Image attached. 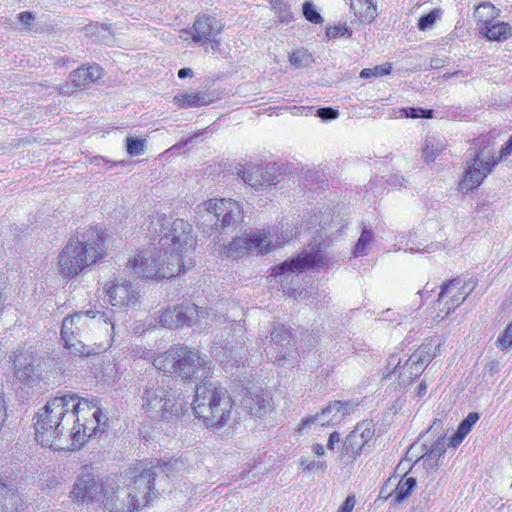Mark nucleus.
I'll list each match as a JSON object with an SVG mask.
<instances>
[{"label": "nucleus", "instance_id": "nucleus-1", "mask_svg": "<svg viewBox=\"0 0 512 512\" xmlns=\"http://www.w3.org/2000/svg\"><path fill=\"white\" fill-rule=\"evenodd\" d=\"M148 232L151 245L128 261L132 273L140 278L163 279L185 269L183 252L192 245V226L183 219L156 214L151 217Z\"/></svg>", "mask_w": 512, "mask_h": 512}, {"label": "nucleus", "instance_id": "nucleus-2", "mask_svg": "<svg viewBox=\"0 0 512 512\" xmlns=\"http://www.w3.org/2000/svg\"><path fill=\"white\" fill-rule=\"evenodd\" d=\"M35 439L43 447L54 450L71 448L69 430L73 422L68 396L50 399L35 416Z\"/></svg>", "mask_w": 512, "mask_h": 512}, {"label": "nucleus", "instance_id": "nucleus-3", "mask_svg": "<svg viewBox=\"0 0 512 512\" xmlns=\"http://www.w3.org/2000/svg\"><path fill=\"white\" fill-rule=\"evenodd\" d=\"M107 247L103 233L89 228L75 239H71L58 257V271L71 279L106 255Z\"/></svg>", "mask_w": 512, "mask_h": 512}, {"label": "nucleus", "instance_id": "nucleus-4", "mask_svg": "<svg viewBox=\"0 0 512 512\" xmlns=\"http://www.w3.org/2000/svg\"><path fill=\"white\" fill-rule=\"evenodd\" d=\"M171 379L165 375L150 378L143 386L140 394L141 408L150 417L171 421L182 417L188 402L177 395L170 385Z\"/></svg>", "mask_w": 512, "mask_h": 512}, {"label": "nucleus", "instance_id": "nucleus-5", "mask_svg": "<svg viewBox=\"0 0 512 512\" xmlns=\"http://www.w3.org/2000/svg\"><path fill=\"white\" fill-rule=\"evenodd\" d=\"M233 404L226 389L203 383L196 386L191 405L195 417L206 427L221 429L231 419Z\"/></svg>", "mask_w": 512, "mask_h": 512}, {"label": "nucleus", "instance_id": "nucleus-6", "mask_svg": "<svg viewBox=\"0 0 512 512\" xmlns=\"http://www.w3.org/2000/svg\"><path fill=\"white\" fill-rule=\"evenodd\" d=\"M198 216V224L206 232V228L237 229L243 222L244 212L242 204L236 200L215 198L198 205Z\"/></svg>", "mask_w": 512, "mask_h": 512}, {"label": "nucleus", "instance_id": "nucleus-7", "mask_svg": "<svg viewBox=\"0 0 512 512\" xmlns=\"http://www.w3.org/2000/svg\"><path fill=\"white\" fill-rule=\"evenodd\" d=\"M494 137L484 135L474 140L473 145L479 146V151H474L467 162V169L464 172L458 188L461 192H468L478 187L482 181L492 172L493 167L498 163L495 153L490 149L494 145Z\"/></svg>", "mask_w": 512, "mask_h": 512}, {"label": "nucleus", "instance_id": "nucleus-8", "mask_svg": "<svg viewBox=\"0 0 512 512\" xmlns=\"http://www.w3.org/2000/svg\"><path fill=\"white\" fill-rule=\"evenodd\" d=\"M127 490L130 491L131 502L135 505V512L146 507L156 497L154 478L149 473L147 464L140 462L135 467L125 470Z\"/></svg>", "mask_w": 512, "mask_h": 512}, {"label": "nucleus", "instance_id": "nucleus-9", "mask_svg": "<svg viewBox=\"0 0 512 512\" xmlns=\"http://www.w3.org/2000/svg\"><path fill=\"white\" fill-rule=\"evenodd\" d=\"M223 25L220 20L210 15L198 16L190 30L183 29L179 32L180 39L193 42L202 46L210 44L205 48L206 52L216 53L220 49V40L217 36L221 33Z\"/></svg>", "mask_w": 512, "mask_h": 512}, {"label": "nucleus", "instance_id": "nucleus-10", "mask_svg": "<svg viewBox=\"0 0 512 512\" xmlns=\"http://www.w3.org/2000/svg\"><path fill=\"white\" fill-rule=\"evenodd\" d=\"M267 358L283 368H293L297 362L295 341L283 325L274 326L270 344L265 347Z\"/></svg>", "mask_w": 512, "mask_h": 512}, {"label": "nucleus", "instance_id": "nucleus-11", "mask_svg": "<svg viewBox=\"0 0 512 512\" xmlns=\"http://www.w3.org/2000/svg\"><path fill=\"white\" fill-rule=\"evenodd\" d=\"M288 240L289 236L287 235V238L283 243ZM277 244L280 245L282 242L274 244L270 233H266L263 230L234 238L223 248V253L227 258L237 259L252 251L257 252L258 254H267L274 249Z\"/></svg>", "mask_w": 512, "mask_h": 512}, {"label": "nucleus", "instance_id": "nucleus-12", "mask_svg": "<svg viewBox=\"0 0 512 512\" xmlns=\"http://www.w3.org/2000/svg\"><path fill=\"white\" fill-rule=\"evenodd\" d=\"M106 490V478H100L84 468L77 476L70 498L80 504L102 505Z\"/></svg>", "mask_w": 512, "mask_h": 512}, {"label": "nucleus", "instance_id": "nucleus-13", "mask_svg": "<svg viewBox=\"0 0 512 512\" xmlns=\"http://www.w3.org/2000/svg\"><path fill=\"white\" fill-rule=\"evenodd\" d=\"M176 375L183 380L203 381L212 376V363L206 354L182 346Z\"/></svg>", "mask_w": 512, "mask_h": 512}, {"label": "nucleus", "instance_id": "nucleus-14", "mask_svg": "<svg viewBox=\"0 0 512 512\" xmlns=\"http://www.w3.org/2000/svg\"><path fill=\"white\" fill-rule=\"evenodd\" d=\"M110 320L104 312L87 310L66 316L62 321L61 337L63 341L83 336L88 329L101 325L106 327Z\"/></svg>", "mask_w": 512, "mask_h": 512}, {"label": "nucleus", "instance_id": "nucleus-15", "mask_svg": "<svg viewBox=\"0 0 512 512\" xmlns=\"http://www.w3.org/2000/svg\"><path fill=\"white\" fill-rule=\"evenodd\" d=\"M16 379L25 387H34L42 380L40 357L29 350H16L10 356Z\"/></svg>", "mask_w": 512, "mask_h": 512}, {"label": "nucleus", "instance_id": "nucleus-16", "mask_svg": "<svg viewBox=\"0 0 512 512\" xmlns=\"http://www.w3.org/2000/svg\"><path fill=\"white\" fill-rule=\"evenodd\" d=\"M124 473L115 477H106V490L102 506L109 512H135V504L126 487Z\"/></svg>", "mask_w": 512, "mask_h": 512}, {"label": "nucleus", "instance_id": "nucleus-17", "mask_svg": "<svg viewBox=\"0 0 512 512\" xmlns=\"http://www.w3.org/2000/svg\"><path fill=\"white\" fill-rule=\"evenodd\" d=\"M355 407L356 404L351 401H333L322 409L320 413L304 418L300 424V429L308 428L312 424H318L320 426L336 425L351 414Z\"/></svg>", "mask_w": 512, "mask_h": 512}, {"label": "nucleus", "instance_id": "nucleus-18", "mask_svg": "<svg viewBox=\"0 0 512 512\" xmlns=\"http://www.w3.org/2000/svg\"><path fill=\"white\" fill-rule=\"evenodd\" d=\"M374 434L375 430L371 422L358 423L345 438L341 453L349 459L355 460L370 446Z\"/></svg>", "mask_w": 512, "mask_h": 512}, {"label": "nucleus", "instance_id": "nucleus-19", "mask_svg": "<svg viewBox=\"0 0 512 512\" xmlns=\"http://www.w3.org/2000/svg\"><path fill=\"white\" fill-rule=\"evenodd\" d=\"M107 422L108 418L104 415L103 417H90L86 421L73 424L69 430V445H71L69 450H78L90 437L104 433L108 426Z\"/></svg>", "mask_w": 512, "mask_h": 512}, {"label": "nucleus", "instance_id": "nucleus-20", "mask_svg": "<svg viewBox=\"0 0 512 512\" xmlns=\"http://www.w3.org/2000/svg\"><path fill=\"white\" fill-rule=\"evenodd\" d=\"M108 302L116 308L135 306L140 299L139 291L126 280L115 281L104 288Z\"/></svg>", "mask_w": 512, "mask_h": 512}, {"label": "nucleus", "instance_id": "nucleus-21", "mask_svg": "<svg viewBox=\"0 0 512 512\" xmlns=\"http://www.w3.org/2000/svg\"><path fill=\"white\" fill-rule=\"evenodd\" d=\"M322 260L320 250L303 251L297 257L284 261L273 268L275 277L298 275L318 264Z\"/></svg>", "mask_w": 512, "mask_h": 512}, {"label": "nucleus", "instance_id": "nucleus-22", "mask_svg": "<svg viewBox=\"0 0 512 512\" xmlns=\"http://www.w3.org/2000/svg\"><path fill=\"white\" fill-rule=\"evenodd\" d=\"M244 409L253 417L262 418L273 410L270 393L258 386L247 389L242 398Z\"/></svg>", "mask_w": 512, "mask_h": 512}, {"label": "nucleus", "instance_id": "nucleus-23", "mask_svg": "<svg viewBox=\"0 0 512 512\" xmlns=\"http://www.w3.org/2000/svg\"><path fill=\"white\" fill-rule=\"evenodd\" d=\"M473 290V286L463 283L461 279L456 278L444 283L438 296V302L445 301L447 311L442 318L449 315L455 308L464 302L467 296Z\"/></svg>", "mask_w": 512, "mask_h": 512}, {"label": "nucleus", "instance_id": "nucleus-24", "mask_svg": "<svg viewBox=\"0 0 512 512\" xmlns=\"http://www.w3.org/2000/svg\"><path fill=\"white\" fill-rule=\"evenodd\" d=\"M204 317L207 314L206 309L197 305H180L165 310L158 318V323L163 327L178 328L183 325H190L192 316Z\"/></svg>", "mask_w": 512, "mask_h": 512}, {"label": "nucleus", "instance_id": "nucleus-25", "mask_svg": "<svg viewBox=\"0 0 512 512\" xmlns=\"http://www.w3.org/2000/svg\"><path fill=\"white\" fill-rule=\"evenodd\" d=\"M68 402L70 412L73 413L72 424L86 421L90 417H103L101 409L94 401H89L84 398H79L76 394H68Z\"/></svg>", "mask_w": 512, "mask_h": 512}, {"label": "nucleus", "instance_id": "nucleus-26", "mask_svg": "<svg viewBox=\"0 0 512 512\" xmlns=\"http://www.w3.org/2000/svg\"><path fill=\"white\" fill-rule=\"evenodd\" d=\"M102 76L103 70L99 66L79 67L70 74L69 80L74 88L84 89Z\"/></svg>", "mask_w": 512, "mask_h": 512}, {"label": "nucleus", "instance_id": "nucleus-27", "mask_svg": "<svg viewBox=\"0 0 512 512\" xmlns=\"http://www.w3.org/2000/svg\"><path fill=\"white\" fill-rule=\"evenodd\" d=\"M149 473L155 479L160 473H164L167 477H174L185 471V462L181 458H170L169 460H156L148 466Z\"/></svg>", "mask_w": 512, "mask_h": 512}, {"label": "nucleus", "instance_id": "nucleus-28", "mask_svg": "<svg viewBox=\"0 0 512 512\" xmlns=\"http://www.w3.org/2000/svg\"><path fill=\"white\" fill-rule=\"evenodd\" d=\"M417 486V481L412 476L404 475L398 481L395 489L389 492L386 498L390 499L393 505L407 502Z\"/></svg>", "mask_w": 512, "mask_h": 512}, {"label": "nucleus", "instance_id": "nucleus-29", "mask_svg": "<svg viewBox=\"0 0 512 512\" xmlns=\"http://www.w3.org/2000/svg\"><path fill=\"white\" fill-rule=\"evenodd\" d=\"M182 346H172L167 351L161 352L153 358V366L164 372V373H170L175 374L179 359V349H181Z\"/></svg>", "mask_w": 512, "mask_h": 512}, {"label": "nucleus", "instance_id": "nucleus-30", "mask_svg": "<svg viewBox=\"0 0 512 512\" xmlns=\"http://www.w3.org/2000/svg\"><path fill=\"white\" fill-rule=\"evenodd\" d=\"M23 499L11 486L0 481V512H19Z\"/></svg>", "mask_w": 512, "mask_h": 512}, {"label": "nucleus", "instance_id": "nucleus-31", "mask_svg": "<svg viewBox=\"0 0 512 512\" xmlns=\"http://www.w3.org/2000/svg\"><path fill=\"white\" fill-rule=\"evenodd\" d=\"M238 175H241L243 181L251 187L257 188L265 184H271L272 178L269 174H265L263 167L257 164H250L245 169H239Z\"/></svg>", "mask_w": 512, "mask_h": 512}, {"label": "nucleus", "instance_id": "nucleus-32", "mask_svg": "<svg viewBox=\"0 0 512 512\" xmlns=\"http://www.w3.org/2000/svg\"><path fill=\"white\" fill-rule=\"evenodd\" d=\"M422 372L421 366L415 365L410 359L406 360L402 365L398 362L393 371L394 374H397L398 385L401 388L409 386Z\"/></svg>", "mask_w": 512, "mask_h": 512}, {"label": "nucleus", "instance_id": "nucleus-33", "mask_svg": "<svg viewBox=\"0 0 512 512\" xmlns=\"http://www.w3.org/2000/svg\"><path fill=\"white\" fill-rule=\"evenodd\" d=\"M173 101L180 108H189L207 105L212 101V98L206 92H197L176 95Z\"/></svg>", "mask_w": 512, "mask_h": 512}, {"label": "nucleus", "instance_id": "nucleus-34", "mask_svg": "<svg viewBox=\"0 0 512 512\" xmlns=\"http://www.w3.org/2000/svg\"><path fill=\"white\" fill-rule=\"evenodd\" d=\"M480 32L491 41L501 42L512 35V28L506 22H498L490 26H482Z\"/></svg>", "mask_w": 512, "mask_h": 512}, {"label": "nucleus", "instance_id": "nucleus-35", "mask_svg": "<svg viewBox=\"0 0 512 512\" xmlns=\"http://www.w3.org/2000/svg\"><path fill=\"white\" fill-rule=\"evenodd\" d=\"M350 7L362 21L371 22L377 16V9L372 0H351Z\"/></svg>", "mask_w": 512, "mask_h": 512}, {"label": "nucleus", "instance_id": "nucleus-36", "mask_svg": "<svg viewBox=\"0 0 512 512\" xmlns=\"http://www.w3.org/2000/svg\"><path fill=\"white\" fill-rule=\"evenodd\" d=\"M223 350V358L220 362L223 364L225 369L234 366L239 367L240 364H244L245 352L242 346L227 344Z\"/></svg>", "mask_w": 512, "mask_h": 512}, {"label": "nucleus", "instance_id": "nucleus-37", "mask_svg": "<svg viewBox=\"0 0 512 512\" xmlns=\"http://www.w3.org/2000/svg\"><path fill=\"white\" fill-rule=\"evenodd\" d=\"M434 345L433 343L427 342L419 346L409 357L413 363L417 366H421L424 370L425 367L431 362V360L435 357L433 353Z\"/></svg>", "mask_w": 512, "mask_h": 512}, {"label": "nucleus", "instance_id": "nucleus-38", "mask_svg": "<svg viewBox=\"0 0 512 512\" xmlns=\"http://www.w3.org/2000/svg\"><path fill=\"white\" fill-rule=\"evenodd\" d=\"M65 342V347L71 351L72 354L77 356H89L98 354L101 351L106 349L105 345H95L94 347H89L85 345L82 341L75 339H69L68 342Z\"/></svg>", "mask_w": 512, "mask_h": 512}, {"label": "nucleus", "instance_id": "nucleus-39", "mask_svg": "<svg viewBox=\"0 0 512 512\" xmlns=\"http://www.w3.org/2000/svg\"><path fill=\"white\" fill-rule=\"evenodd\" d=\"M499 15V10L491 3H482L475 10V17L483 26L490 24Z\"/></svg>", "mask_w": 512, "mask_h": 512}, {"label": "nucleus", "instance_id": "nucleus-40", "mask_svg": "<svg viewBox=\"0 0 512 512\" xmlns=\"http://www.w3.org/2000/svg\"><path fill=\"white\" fill-rule=\"evenodd\" d=\"M374 238V235H373V232L367 228H364L362 230V233L355 245V248H354V256L355 257H360V256H364L368 253V250H369V244L372 242Z\"/></svg>", "mask_w": 512, "mask_h": 512}, {"label": "nucleus", "instance_id": "nucleus-41", "mask_svg": "<svg viewBox=\"0 0 512 512\" xmlns=\"http://www.w3.org/2000/svg\"><path fill=\"white\" fill-rule=\"evenodd\" d=\"M270 4L281 22L288 23L292 20L293 16L286 0H270Z\"/></svg>", "mask_w": 512, "mask_h": 512}, {"label": "nucleus", "instance_id": "nucleus-42", "mask_svg": "<svg viewBox=\"0 0 512 512\" xmlns=\"http://www.w3.org/2000/svg\"><path fill=\"white\" fill-rule=\"evenodd\" d=\"M447 442L445 437H439L430 447L426 457L436 465L440 457L446 452Z\"/></svg>", "mask_w": 512, "mask_h": 512}, {"label": "nucleus", "instance_id": "nucleus-43", "mask_svg": "<svg viewBox=\"0 0 512 512\" xmlns=\"http://www.w3.org/2000/svg\"><path fill=\"white\" fill-rule=\"evenodd\" d=\"M289 62L295 68H303L310 65L312 56L304 49L293 51L289 56Z\"/></svg>", "mask_w": 512, "mask_h": 512}, {"label": "nucleus", "instance_id": "nucleus-44", "mask_svg": "<svg viewBox=\"0 0 512 512\" xmlns=\"http://www.w3.org/2000/svg\"><path fill=\"white\" fill-rule=\"evenodd\" d=\"M392 66L390 63L377 65L373 68H365L360 72V77L363 79H370L379 76L388 75L391 73Z\"/></svg>", "mask_w": 512, "mask_h": 512}, {"label": "nucleus", "instance_id": "nucleus-45", "mask_svg": "<svg viewBox=\"0 0 512 512\" xmlns=\"http://www.w3.org/2000/svg\"><path fill=\"white\" fill-rule=\"evenodd\" d=\"M443 150V145L440 142L427 141L422 148V155L426 162H432Z\"/></svg>", "mask_w": 512, "mask_h": 512}, {"label": "nucleus", "instance_id": "nucleus-46", "mask_svg": "<svg viewBox=\"0 0 512 512\" xmlns=\"http://www.w3.org/2000/svg\"><path fill=\"white\" fill-rule=\"evenodd\" d=\"M146 147V140L127 137V152L130 156H140L144 154Z\"/></svg>", "mask_w": 512, "mask_h": 512}, {"label": "nucleus", "instance_id": "nucleus-47", "mask_svg": "<svg viewBox=\"0 0 512 512\" xmlns=\"http://www.w3.org/2000/svg\"><path fill=\"white\" fill-rule=\"evenodd\" d=\"M496 345L501 350H505L512 346V322L498 336Z\"/></svg>", "mask_w": 512, "mask_h": 512}, {"label": "nucleus", "instance_id": "nucleus-48", "mask_svg": "<svg viewBox=\"0 0 512 512\" xmlns=\"http://www.w3.org/2000/svg\"><path fill=\"white\" fill-rule=\"evenodd\" d=\"M303 15L311 23H321L323 21L321 15L317 12L314 5L311 2H304L303 4Z\"/></svg>", "mask_w": 512, "mask_h": 512}, {"label": "nucleus", "instance_id": "nucleus-49", "mask_svg": "<svg viewBox=\"0 0 512 512\" xmlns=\"http://www.w3.org/2000/svg\"><path fill=\"white\" fill-rule=\"evenodd\" d=\"M300 467L303 470H309V471H315V470H322L324 471L327 468V464L325 461H315L309 458H301L300 461Z\"/></svg>", "mask_w": 512, "mask_h": 512}, {"label": "nucleus", "instance_id": "nucleus-50", "mask_svg": "<svg viewBox=\"0 0 512 512\" xmlns=\"http://www.w3.org/2000/svg\"><path fill=\"white\" fill-rule=\"evenodd\" d=\"M478 419V413H469L468 416L458 426V429L461 430V434L467 435L471 431L472 427L476 424Z\"/></svg>", "mask_w": 512, "mask_h": 512}, {"label": "nucleus", "instance_id": "nucleus-51", "mask_svg": "<svg viewBox=\"0 0 512 512\" xmlns=\"http://www.w3.org/2000/svg\"><path fill=\"white\" fill-rule=\"evenodd\" d=\"M437 16L438 10H432L428 14L420 17L418 20V28L421 31L427 30L435 23Z\"/></svg>", "mask_w": 512, "mask_h": 512}, {"label": "nucleus", "instance_id": "nucleus-52", "mask_svg": "<svg viewBox=\"0 0 512 512\" xmlns=\"http://www.w3.org/2000/svg\"><path fill=\"white\" fill-rule=\"evenodd\" d=\"M326 36L331 39L343 36L351 37V31L345 26H331L326 29Z\"/></svg>", "mask_w": 512, "mask_h": 512}, {"label": "nucleus", "instance_id": "nucleus-53", "mask_svg": "<svg viewBox=\"0 0 512 512\" xmlns=\"http://www.w3.org/2000/svg\"><path fill=\"white\" fill-rule=\"evenodd\" d=\"M338 115L339 112L330 107L320 108L317 110V116L324 120L336 119Z\"/></svg>", "mask_w": 512, "mask_h": 512}, {"label": "nucleus", "instance_id": "nucleus-54", "mask_svg": "<svg viewBox=\"0 0 512 512\" xmlns=\"http://www.w3.org/2000/svg\"><path fill=\"white\" fill-rule=\"evenodd\" d=\"M261 469H257L256 465L253 464L252 466L248 463L247 468H244L241 472V475L243 477H247L249 480H253L256 477H258L261 474Z\"/></svg>", "mask_w": 512, "mask_h": 512}, {"label": "nucleus", "instance_id": "nucleus-55", "mask_svg": "<svg viewBox=\"0 0 512 512\" xmlns=\"http://www.w3.org/2000/svg\"><path fill=\"white\" fill-rule=\"evenodd\" d=\"M34 19L35 16L29 11H24L19 14V20L27 29L31 28Z\"/></svg>", "mask_w": 512, "mask_h": 512}, {"label": "nucleus", "instance_id": "nucleus-56", "mask_svg": "<svg viewBox=\"0 0 512 512\" xmlns=\"http://www.w3.org/2000/svg\"><path fill=\"white\" fill-rule=\"evenodd\" d=\"M355 503V497L353 495L348 496L337 512H352Z\"/></svg>", "mask_w": 512, "mask_h": 512}, {"label": "nucleus", "instance_id": "nucleus-57", "mask_svg": "<svg viewBox=\"0 0 512 512\" xmlns=\"http://www.w3.org/2000/svg\"><path fill=\"white\" fill-rule=\"evenodd\" d=\"M135 355L142 359H147L153 362V358L155 357V353L152 350L146 348H137L135 349Z\"/></svg>", "mask_w": 512, "mask_h": 512}, {"label": "nucleus", "instance_id": "nucleus-58", "mask_svg": "<svg viewBox=\"0 0 512 512\" xmlns=\"http://www.w3.org/2000/svg\"><path fill=\"white\" fill-rule=\"evenodd\" d=\"M466 437V434H461V430L457 429L455 434L450 438L449 445L456 448Z\"/></svg>", "mask_w": 512, "mask_h": 512}, {"label": "nucleus", "instance_id": "nucleus-59", "mask_svg": "<svg viewBox=\"0 0 512 512\" xmlns=\"http://www.w3.org/2000/svg\"><path fill=\"white\" fill-rule=\"evenodd\" d=\"M340 442H341L340 434L338 432L334 431L329 435L328 442H327V448L329 450H334L335 444L340 443Z\"/></svg>", "mask_w": 512, "mask_h": 512}, {"label": "nucleus", "instance_id": "nucleus-60", "mask_svg": "<svg viewBox=\"0 0 512 512\" xmlns=\"http://www.w3.org/2000/svg\"><path fill=\"white\" fill-rule=\"evenodd\" d=\"M511 152H512V135L510 136V138L506 142L505 146L502 147V149L500 151L501 158L511 154Z\"/></svg>", "mask_w": 512, "mask_h": 512}, {"label": "nucleus", "instance_id": "nucleus-61", "mask_svg": "<svg viewBox=\"0 0 512 512\" xmlns=\"http://www.w3.org/2000/svg\"><path fill=\"white\" fill-rule=\"evenodd\" d=\"M420 110H421V108H408V109H404V112L406 114V117L418 118V117H421Z\"/></svg>", "mask_w": 512, "mask_h": 512}, {"label": "nucleus", "instance_id": "nucleus-62", "mask_svg": "<svg viewBox=\"0 0 512 512\" xmlns=\"http://www.w3.org/2000/svg\"><path fill=\"white\" fill-rule=\"evenodd\" d=\"M193 76V70L191 68H182L178 71V77L184 79L186 77Z\"/></svg>", "mask_w": 512, "mask_h": 512}, {"label": "nucleus", "instance_id": "nucleus-63", "mask_svg": "<svg viewBox=\"0 0 512 512\" xmlns=\"http://www.w3.org/2000/svg\"><path fill=\"white\" fill-rule=\"evenodd\" d=\"M312 450L318 457L323 456L325 454V449L322 444H314L312 446Z\"/></svg>", "mask_w": 512, "mask_h": 512}, {"label": "nucleus", "instance_id": "nucleus-64", "mask_svg": "<svg viewBox=\"0 0 512 512\" xmlns=\"http://www.w3.org/2000/svg\"><path fill=\"white\" fill-rule=\"evenodd\" d=\"M420 115L421 117L423 118H432L433 117V110H424V109H421L420 110Z\"/></svg>", "mask_w": 512, "mask_h": 512}]
</instances>
